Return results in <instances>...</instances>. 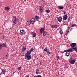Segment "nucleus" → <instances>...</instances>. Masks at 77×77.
<instances>
[{"label": "nucleus", "mask_w": 77, "mask_h": 77, "mask_svg": "<svg viewBox=\"0 0 77 77\" xmlns=\"http://www.w3.org/2000/svg\"><path fill=\"white\" fill-rule=\"evenodd\" d=\"M58 26V25H54V28L55 29H56V28Z\"/></svg>", "instance_id": "a878e982"}, {"label": "nucleus", "mask_w": 77, "mask_h": 77, "mask_svg": "<svg viewBox=\"0 0 77 77\" xmlns=\"http://www.w3.org/2000/svg\"><path fill=\"white\" fill-rule=\"evenodd\" d=\"M71 50L70 49H66V50H64V52H71Z\"/></svg>", "instance_id": "4468645a"}, {"label": "nucleus", "mask_w": 77, "mask_h": 77, "mask_svg": "<svg viewBox=\"0 0 77 77\" xmlns=\"http://www.w3.org/2000/svg\"><path fill=\"white\" fill-rule=\"evenodd\" d=\"M58 9H63V8H64L62 6H58Z\"/></svg>", "instance_id": "aec40b11"}, {"label": "nucleus", "mask_w": 77, "mask_h": 77, "mask_svg": "<svg viewBox=\"0 0 77 77\" xmlns=\"http://www.w3.org/2000/svg\"><path fill=\"white\" fill-rule=\"evenodd\" d=\"M75 51H76V52H77V47H75Z\"/></svg>", "instance_id": "72a5a7b5"}, {"label": "nucleus", "mask_w": 77, "mask_h": 77, "mask_svg": "<svg viewBox=\"0 0 77 77\" xmlns=\"http://www.w3.org/2000/svg\"><path fill=\"white\" fill-rule=\"evenodd\" d=\"M70 20H71V17L69 16V18H68V21H69Z\"/></svg>", "instance_id": "e433bc0d"}, {"label": "nucleus", "mask_w": 77, "mask_h": 77, "mask_svg": "<svg viewBox=\"0 0 77 77\" xmlns=\"http://www.w3.org/2000/svg\"><path fill=\"white\" fill-rule=\"evenodd\" d=\"M3 47H2V45L0 44V50Z\"/></svg>", "instance_id": "c9c22d12"}, {"label": "nucleus", "mask_w": 77, "mask_h": 77, "mask_svg": "<svg viewBox=\"0 0 77 77\" xmlns=\"http://www.w3.org/2000/svg\"><path fill=\"white\" fill-rule=\"evenodd\" d=\"M72 60V57H71L70 58L69 60V62H71Z\"/></svg>", "instance_id": "cd10ccee"}, {"label": "nucleus", "mask_w": 77, "mask_h": 77, "mask_svg": "<svg viewBox=\"0 0 77 77\" xmlns=\"http://www.w3.org/2000/svg\"><path fill=\"white\" fill-rule=\"evenodd\" d=\"M65 52V51H63V53H64Z\"/></svg>", "instance_id": "79ce46f5"}, {"label": "nucleus", "mask_w": 77, "mask_h": 77, "mask_svg": "<svg viewBox=\"0 0 77 77\" xmlns=\"http://www.w3.org/2000/svg\"><path fill=\"white\" fill-rule=\"evenodd\" d=\"M47 54L48 55V56H49V55H50V50H48V51H47Z\"/></svg>", "instance_id": "393cba45"}, {"label": "nucleus", "mask_w": 77, "mask_h": 77, "mask_svg": "<svg viewBox=\"0 0 77 77\" xmlns=\"http://www.w3.org/2000/svg\"><path fill=\"white\" fill-rule=\"evenodd\" d=\"M35 17L36 20H38L39 19V17L38 16L36 15Z\"/></svg>", "instance_id": "dca6fc26"}, {"label": "nucleus", "mask_w": 77, "mask_h": 77, "mask_svg": "<svg viewBox=\"0 0 77 77\" xmlns=\"http://www.w3.org/2000/svg\"><path fill=\"white\" fill-rule=\"evenodd\" d=\"M35 72L36 73V74L38 75V74L39 73V69H36L35 71Z\"/></svg>", "instance_id": "1a4fd4ad"}, {"label": "nucleus", "mask_w": 77, "mask_h": 77, "mask_svg": "<svg viewBox=\"0 0 77 77\" xmlns=\"http://www.w3.org/2000/svg\"><path fill=\"white\" fill-rule=\"evenodd\" d=\"M2 72L1 73L5 75V74H6V69H2Z\"/></svg>", "instance_id": "423d86ee"}, {"label": "nucleus", "mask_w": 77, "mask_h": 77, "mask_svg": "<svg viewBox=\"0 0 77 77\" xmlns=\"http://www.w3.org/2000/svg\"><path fill=\"white\" fill-rule=\"evenodd\" d=\"M30 21H31V22H34V23H35V18H32V19L30 20Z\"/></svg>", "instance_id": "f3484780"}, {"label": "nucleus", "mask_w": 77, "mask_h": 77, "mask_svg": "<svg viewBox=\"0 0 77 77\" xmlns=\"http://www.w3.org/2000/svg\"><path fill=\"white\" fill-rule=\"evenodd\" d=\"M60 33L61 35L63 34V31H62V29H60Z\"/></svg>", "instance_id": "a211bd4d"}, {"label": "nucleus", "mask_w": 77, "mask_h": 77, "mask_svg": "<svg viewBox=\"0 0 77 77\" xmlns=\"http://www.w3.org/2000/svg\"><path fill=\"white\" fill-rule=\"evenodd\" d=\"M34 23V22H31V23L32 24H33Z\"/></svg>", "instance_id": "ea45409f"}, {"label": "nucleus", "mask_w": 77, "mask_h": 77, "mask_svg": "<svg viewBox=\"0 0 77 77\" xmlns=\"http://www.w3.org/2000/svg\"><path fill=\"white\" fill-rule=\"evenodd\" d=\"M76 44L75 43H72L70 44L71 47H74L76 46Z\"/></svg>", "instance_id": "6e6552de"}, {"label": "nucleus", "mask_w": 77, "mask_h": 77, "mask_svg": "<svg viewBox=\"0 0 77 77\" xmlns=\"http://www.w3.org/2000/svg\"><path fill=\"white\" fill-rule=\"evenodd\" d=\"M75 60L74 59L72 61H70L69 62V63H70V64H72V65H73V64H74L75 63Z\"/></svg>", "instance_id": "0eeeda50"}, {"label": "nucleus", "mask_w": 77, "mask_h": 77, "mask_svg": "<svg viewBox=\"0 0 77 77\" xmlns=\"http://www.w3.org/2000/svg\"><path fill=\"white\" fill-rule=\"evenodd\" d=\"M22 67L21 66L18 67L17 68L18 70H19V71H21V68Z\"/></svg>", "instance_id": "c85d7f7f"}, {"label": "nucleus", "mask_w": 77, "mask_h": 77, "mask_svg": "<svg viewBox=\"0 0 77 77\" xmlns=\"http://www.w3.org/2000/svg\"><path fill=\"white\" fill-rule=\"evenodd\" d=\"M51 27H52V28H54V25H52L51 26Z\"/></svg>", "instance_id": "4c0bfd02"}, {"label": "nucleus", "mask_w": 77, "mask_h": 77, "mask_svg": "<svg viewBox=\"0 0 77 77\" xmlns=\"http://www.w3.org/2000/svg\"><path fill=\"white\" fill-rule=\"evenodd\" d=\"M44 28H42L40 29V32L41 34L42 33V32H44Z\"/></svg>", "instance_id": "9b49d317"}, {"label": "nucleus", "mask_w": 77, "mask_h": 77, "mask_svg": "<svg viewBox=\"0 0 77 77\" xmlns=\"http://www.w3.org/2000/svg\"><path fill=\"white\" fill-rule=\"evenodd\" d=\"M24 1H26L27 0H23Z\"/></svg>", "instance_id": "a18cd8bd"}, {"label": "nucleus", "mask_w": 77, "mask_h": 77, "mask_svg": "<svg viewBox=\"0 0 77 77\" xmlns=\"http://www.w3.org/2000/svg\"><path fill=\"white\" fill-rule=\"evenodd\" d=\"M20 33L21 35H25L26 32H25V30L23 29H21L20 31Z\"/></svg>", "instance_id": "7ed1b4c3"}, {"label": "nucleus", "mask_w": 77, "mask_h": 77, "mask_svg": "<svg viewBox=\"0 0 77 77\" xmlns=\"http://www.w3.org/2000/svg\"><path fill=\"white\" fill-rule=\"evenodd\" d=\"M10 9V8L9 7H5V9L6 10V11H9V9Z\"/></svg>", "instance_id": "5701e85b"}, {"label": "nucleus", "mask_w": 77, "mask_h": 77, "mask_svg": "<svg viewBox=\"0 0 77 77\" xmlns=\"http://www.w3.org/2000/svg\"><path fill=\"white\" fill-rule=\"evenodd\" d=\"M31 22L30 20L27 21L26 22L27 25V26H29V25H30V24H31Z\"/></svg>", "instance_id": "f8f14e48"}, {"label": "nucleus", "mask_w": 77, "mask_h": 77, "mask_svg": "<svg viewBox=\"0 0 77 77\" xmlns=\"http://www.w3.org/2000/svg\"><path fill=\"white\" fill-rule=\"evenodd\" d=\"M47 50H48V49H47V47L45 48L44 49L43 51H45L47 52Z\"/></svg>", "instance_id": "b1692460"}, {"label": "nucleus", "mask_w": 77, "mask_h": 77, "mask_svg": "<svg viewBox=\"0 0 77 77\" xmlns=\"http://www.w3.org/2000/svg\"><path fill=\"white\" fill-rule=\"evenodd\" d=\"M34 50L33 48H32L30 50L27 51L25 55V57L27 60H29L31 59V55L30 54L32 53V52Z\"/></svg>", "instance_id": "f257e3e1"}, {"label": "nucleus", "mask_w": 77, "mask_h": 77, "mask_svg": "<svg viewBox=\"0 0 77 77\" xmlns=\"http://www.w3.org/2000/svg\"><path fill=\"white\" fill-rule=\"evenodd\" d=\"M1 66V65H0V67Z\"/></svg>", "instance_id": "49530a36"}, {"label": "nucleus", "mask_w": 77, "mask_h": 77, "mask_svg": "<svg viewBox=\"0 0 77 77\" xmlns=\"http://www.w3.org/2000/svg\"><path fill=\"white\" fill-rule=\"evenodd\" d=\"M66 56H69V54H70V52H66Z\"/></svg>", "instance_id": "6ab92c4d"}, {"label": "nucleus", "mask_w": 77, "mask_h": 77, "mask_svg": "<svg viewBox=\"0 0 77 77\" xmlns=\"http://www.w3.org/2000/svg\"><path fill=\"white\" fill-rule=\"evenodd\" d=\"M45 12H46L47 13H49L50 11V10H46Z\"/></svg>", "instance_id": "7c9ffc66"}, {"label": "nucleus", "mask_w": 77, "mask_h": 77, "mask_svg": "<svg viewBox=\"0 0 77 77\" xmlns=\"http://www.w3.org/2000/svg\"><path fill=\"white\" fill-rule=\"evenodd\" d=\"M57 18L58 21L59 22H61L62 20V18L61 17H57Z\"/></svg>", "instance_id": "39448f33"}, {"label": "nucleus", "mask_w": 77, "mask_h": 77, "mask_svg": "<svg viewBox=\"0 0 77 77\" xmlns=\"http://www.w3.org/2000/svg\"><path fill=\"white\" fill-rule=\"evenodd\" d=\"M2 45V47H7V45H6V43H3Z\"/></svg>", "instance_id": "ddd939ff"}, {"label": "nucleus", "mask_w": 77, "mask_h": 77, "mask_svg": "<svg viewBox=\"0 0 77 77\" xmlns=\"http://www.w3.org/2000/svg\"><path fill=\"white\" fill-rule=\"evenodd\" d=\"M67 18H68V15H67V14H65V15L63 16V20L65 21V20H66Z\"/></svg>", "instance_id": "20e7f679"}, {"label": "nucleus", "mask_w": 77, "mask_h": 77, "mask_svg": "<svg viewBox=\"0 0 77 77\" xmlns=\"http://www.w3.org/2000/svg\"><path fill=\"white\" fill-rule=\"evenodd\" d=\"M57 60H58L59 59H60V57H59V56H57Z\"/></svg>", "instance_id": "c756f323"}, {"label": "nucleus", "mask_w": 77, "mask_h": 77, "mask_svg": "<svg viewBox=\"0 0 77 77\" xmlns=\"http://www.w3.org/2000/svg\"><path fill=\"white\" fill-rule=\"evenodd\" d=\"M64 12V14H66V13L65 12Z\"/></svg>", "instance_id": "58836bf2"}, {"label": "nucleus", "mask_w": 77, "mask_h": 77, "mask_svg": "<svg viewBox=\"0 0 77 77\" xmlns=\"http://www.w3.org/2000/svg\"><path fill=\"white\" fill-rule=\"evenodd\" d=\"M70 49V51H71V52L72 53V51H74V50H75V48H74V47L71 48Z\"/></svg>", "instance_id": "9d476101"}, {"label": "nucleus", "mask_w": 77, "mask_h": 77, "mask_svg": "<svg viewBox=\"0 0 77 77\" xmlns=\"http://www.w3.org/2000/svg\"><path fill=\"white\" fill-rule=\"evenodd\" d=\"M74 26H76V25L74 24H72L71 25V27H74Z\"/></svg>", "instance_id": "473e14b6"}, {"label": "nucleus", "mask_w": 77, "mask_h": 77, "mask_svg": "<svg viewBox=\"0 0 77 77\" xmlns=\"http://www.w3.org/2000/svg\"><path fill=\"white\" fill-rule=\"evenodd\" d=\"M32 35L33 36V37H35L36 36V33H32Z\"/></svg>", "instance_id": "bb28decb"}, {"label": "nucleus", "mask_w": 77, "mask_h": 77, "mask_svg": "<svg viewBox=\"0 0 77 77\" xmlns=\"http://www.w3.org/2000/svg\"><path fill=\"white\" fill-rule=\"evenodd\" d=\"M61 53L62 54H63L62 51H61Z\"/></svg>", "instance_id": "c03bdc74"}, {"label": "nucleus", "mask_w": 77, "mask_h": 77, "mask_svg": "<svg viewBox=\"0 0 77 77\" xmlns=\"http://www.w3.org/2000/svg\"><path fill=\"white\" fill-rule=\"evenodd\" d=\"M44 8H43V9H42L40 11L41 12H44Z\"/></svg>", "instance_id": "2f4dec72"}, {"label": "nucleus", "mask_w": 77, "mask_h": 77, "mask_svg": "<svg viewBox=\"0 0 77 77\" xmlns=\"http://www.w3.org/2000/svg\"><path fill=\"white\" fill-rule=\"evenodd\" d=\"M70 29V30L68 29L67 30V31H66V33H65V35H67L68 32H69V30H71V28H69V29Z\"/></svg>", "instance_id": "2eb2a0df"}, {"label": "nucleus", "mask_w": 77, "mask_h": 77, "mask_svg": "<svg viewBox=\"0 0 77 77\" xmlns=\"http://www.w3.org/2000/svg\"><path fill=\"white\" fill-rule=\"evenodd\" d=\"M26 47L23 46V48H22V51H26Z\"/></svg>", "instance_id": "412c9836"}, {"label": "nucleus", "mask_w": 77, "mask_h": 77, "mask_svg": "<svg viewBox=\"0 0 77 77\" xmlns=\"http://www.w3.org/2000/svg\"><path fill=\"white\" fill-rule=\"evenodd\" d=\"M47 34V32H46L45 31H44L43 32V35L44 36H45Z\"/></svg>", "instance_id": "4be33fe9"}, {"label": "nucleus", "mask_w": 77, "mask_h": 77, "mask_svg": "<svg viewBox=\"0 0 77 77\" xmlns=\"http://www.w3.org/2000/svg\"><path fill=\"white\" fill-rule=\"evenodd\" d=\"M6 42H8V40H6Z\"/></svg>", "instance_id": "a19ab883"}, {"label": "nucleus", "mask_w": 77, "mask_h": 77, "mask_svg": "<svg viewBox=\"0 0 77 77\" xmlns=\"http://www.w3.org/2000/svg\"><path fill=\"white\" fill-rule=\"evenodd\" d=\"M2 73H0V75H2Z\"/></svg>", "instance_id": "37998d69"}, {"label": "nucleus", "mask_w": 77, "mask_h": 77, "mask_svg": "<svg viewBox=\"0 0 77 77\" xmlns=\"http://www.w3.org/2000/svg\"><path fill=\"white\" fill-rule=\"evenodd\" d=\"M18 20L17 17L16 16H14L12 19V21L13 23H14L15 24H17V23H19L20 22L18 21Z\"/></svg>", "instance_id": "f03ea898"}, {"label": "nucleus", "mask_w": 77, "mask_h": 77, "mask_svg": "<svg viewBox=\"0 0 77 77\" xmlns=\"http://www.w3.org/2000/svg\"><path fill=\"white\" fill-rule=\"evenodd\" d=\"M43 7H42L41 6H40L39 11H40V10H42V9H43Z\"/></svg>", "instance_id": "f704fd0d"}]
</instances>
